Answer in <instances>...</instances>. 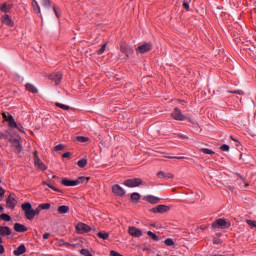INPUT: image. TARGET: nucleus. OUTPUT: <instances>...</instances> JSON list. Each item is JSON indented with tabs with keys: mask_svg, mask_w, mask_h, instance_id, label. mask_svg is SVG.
<instances>
[{
	"mask_svg": "<svg viewBox=\"0 0 256 256\" xmlns=\"http://www.w3.org/2000/svg\"><path fill=\"white\" fill-rule=\"evenodd\" d=\"M21 208H22V211H24L25 217L26 219H28V221H33V219H35V214H34L33 206H31V203L26 202L22 204Z\"/></svg>",
	"mask_w": 256,
	"mask_h": 256,
	"instance_id": "nucleus-1",
	"label": "nucleus"
},
{
	"mask_svg": "<svg viewBox=\"0 0 256 256\" xmlns=\"http://www.w3.org/2000/svg\"><path fill=\"white\" fill-rule=\"evenodd\" d=\"M83 181H85V177H80L77 180L62 179L61 183L65 187H77V185H80Z\"/></svg>",
	"mask_w": 256,
	"mask_h": 256,
	"instance_id": "nucleus-2",
	"label": "nucleus"
},
{
	"mask_svg": "<svg viewBox=\"0 0 256 256\" xmlns=\"http://www.w3.org/2000/svg\"><path fill=\"white\" fill-rule=\"evenodd\" d=\"M124 185L129 188L139 187V185H143V180L141 178L127 179Z\"/></svg>",
	"mask_w": 256,
	"mask_h": 256,
	"instance_id": "nucleus-3",
	"label": "nucleus"
},
{
	"mask_svg": "<svg viewBox=\"0 0 256 256\" xmlns=\"http://www.w3.org/2000/svg\"><path fill=\"white\" fill-rule=\"evenodd\" d=\"M34 165L36 169H39L40 171H47V165L41 161V158H39L37 152H34Z\"/></svg>",
	"mask_w": 256,
	"mask_h": 256,
	"instance_id": "nucleus-4",
	"label": "nucleus"
},
{
	"mask_svg": "<svg viewBox=\"0 0 256 256\" xmlns=\"http://www.w3.org/2000/svg\"><path fill=\"white\" fill-rule=\"evenodd\" d=\"M128 233L131 237H134V238H139L143 236V231H141V229L135 226H130L128 228Z\"/></svg>",
	"mask_w": 256,
	"mask_h": 256,
	"instance_id": "nucleus-5",
	"label": "nucleus"
},
{
	"mask_svg": "<svg viewBox=\"0 0 256 256\" xmlns=\"http://www.w3.org/2000/svg\"><path fill=\"white\" fill-rule=\"evenodd\" d=\"M76 230H77V233H80L81 235H83V233H89V231H91V227H89V225L83 222H79L76 225Z\"/></svg>",
	"mask_w": 256,
	"mask_h": 256,
	"instance_id": "nucleus-6",
	"label": "nucleus"
},
{
	"mask_svg": "<svg viewBox=\"0 0 256 256\" xmlns=\"http://www.w3.org/2000/svg\"><path fill=\"white\" fill-rule=\"evenodd\" d=\"M112 193L113 195H116V197H123V195H125V189L119 184H116L112 186Z\"/></svg>",
	"mask_w": 256,
	"mask_h": 256,
	"instance_id": "nucleus-7",
	"label": "nucleus"
},
{
	"mask_svg": "<svg viewBox=\"0 0 256 256\" xmlns=\"http://www.w3.org/2000/svg\"><path fill=\"white\" fill-rule=\"evenodd\" d=\"M172 117L176 121H185V119H187V117L183 115V113L181 112V110H179V108L174 109V112L172 113Z\"/></svg>",
	"mask_w": 256,
	"mask_h": 256,
	"instance_id": "nucleus-8",
	"label": "nucleus"
},
{
	"mask_svg": "<svg viewBox=\"0 0 256 256\" xmlns=\"http://www.w3.org/2000/svg\"><path fill=\"white\" fill-rule=\"evenodd\" d=\"M9 142L15 148L16 153H21V140H20V138H10Z\"/></svg>",
	"mask_w": 256,
	"mask_h": 256,
	"instance_id": "nucleus-9",
	"label": "nucleus"
},
{
	"mask_svg": "<svg viewBox=\"0 0 256 256\" xmlns=\"http://www.w3.org/2000/svg\"><path fill=\"white\" fill-rule=\"evenodd\" d=\"M151 49H153V45H151V43H145V44H142L140 45L138 48H137V53H148V51H151Z\"/></svg>",
	"mask_w": 256,
	"mask_h": 256,
	"instance_id": "nucleus-10",
	"label": "nucleus"
},
{
	"mask_svg": "<svg viewBox=\"0 0 256 256\" xmlns=\"http://www.w3.org/2000/svg\"><path fill=\"white\" fill-rule=\"evenodd\" d=\"M216 225H218V227H221V229H229V227H231V224L222 218L216 220V222L214 223V227H216Z\"/></svg>",
	"mask_w": 256,
	"mask_h": 256,
	"instance_id": "nucleus-11",
	"label": "nucleus"
},
{
	"mask_svg": "<svg viewBox=\"0 0 256 256\" xmlns=\"http://www.w3.org/2000/svg\"><path fill=\"white\" fill-rule=\"evenodd\" d=\"M152 213H167L169 211V206L167 205H158L155 208L150 210Z\"/></svg>",
	"mask_w": 256,
	"mask_h": 256,
	"instance_id": "nucleus-12",
	"label": "nucleus"
},
{
	"mask_svg": "<svg viewBox=\"0 0 256 256\" xmlns=\"http://www.w3.org/2000/svg\"><path fill=\"white\" fill-rule=\"evenodd\" d=\"M1 22H2V25H7V27H13V25H15L11 17H9V15L7 14L2 16Z\"/></svg>",
	"mask_w": 256,
	"mask_h": 256,
	"instance_id": "nucleus-13",
	"label": "nucleus"
},
{
	"mask_svg": "<svg viewBox=\"0 0 256 256\" xmlns=\"http://www.w3.org/2000/svg\"><path fill=\"white\" fill-rule=\"evenodd\" d=\"M6 205L9 209H15V205H17V200L15 199V197L10 195L6 200Z\"/></svg>",
	"mask_w": 256,
	"mask_h": 256,
	"instance_id": "nucleus-14",
	"label": "nucleus"
},
{
	"mask_svg": "<svg viewBox=\"0 0 256 256\" xmlns=\"http://www.w3.org/2000/svg\"><path fill=\"white\" fill-rule=\"evenodd\" d=\"M145 201H147V203H151V205H157L161 199L157 196L148 195L145 197Z\"/></svg>",
	"mask_w": 256,
	"mask_h": 256,
	"instance_id": "nucleus-15",
	"label": "nucleus"
},
{
	"mask_svg": "<svg viewBox=\"0 0 256 256\" xmlns=\"http://www.w3.org/2000/svg\"><path fill=\"white\" fill-rule=\"evenodd\" d=\"M27 252V248L25 244H21L16 250H14L13 254L16 256L23 255V253Z\"/></svg>",
	"mask_w": 256,
	"mask_h": 256,
	"instance_id": "nucleus-16",
	"label": "nucleus"
},
{
	"mask_svg": "<svg viewBox=\"0 0 256 256\" xmlns=\"http://www.w3.org/2000/svg\"><path fill=\"white\" fill-rule=\"evenodd\" d=\"M0 235H2V237H7V235H11V229L7 226H1Z\"/></svg>",
	"mask_w": 256,
	"mask_h": 256,
	"instance_id": "nucleus-17",
	"label": "nucleus"
},
{
	"mask_svg": "<svg viewBox=\"0 0 256 256\" xmlns=\"http://www.w3.org/2000/svg\"><path fill=\"white\" fill-rule=\"evenodd\" d=\"M157 177L159 179H173V174L171 173H165L163 171L157 173Z\"/></svg>",
	"mask_w": 256,
	"mask_h": 256,
	"instance_id": "nucleus-18",
	"label": "nucleus"
},
{
	"mask_svg": "<svg viewBox=\"0 0 256 256\" xmlns=\"http://www.w3.org/2000/svg\"><path fill=\"white\" fill-rule=\"evenodd\" d=\"M14 230L17 231V233H24V231H27V227L23 224L16 223L14 225Z\"/></svg>",
	"mask_w": 256,
	"mask_h": 256,
	"instance_id": "nucleus-19",
	"label": "nucleus"
},
{
	"mask_svg": "<svg viewBox=\"0 0 256 256\" xmlns=\"http://www.w3.org/2000/svg\"><path fill=\"white\" fill-rule=\"evenodd\" d=\"M121 51L122 53H124V55H126V57H129V55L133 53V48H131L130 46H122Z\"/></svg>",
	"mask_w": 256,
	"mask_h": 256,
	"instance_id": "nucleus-20",
	"label": "nucleus"
},
{
	"mask_svg": "<svg viewBox=\"0 0 256 256\" xmlns=\"http://www.w3.org/2000/svg\"><path fill=\"white\" fill-rule=\"evenodd\" d=\"M50 78L52 79V81H55V83H59V81L63 79V75L57 72V73L51 74Z\"/></svg>",
	"mask_w": 256,
	"mask_h": 256,
	"instance_id": "nucleus-21",
	"label": "nucleus"
},
{
	"mask_svg": "<svg viewBox=\"0 0 256 256\" xmlns=\"http://www.w3.org/2000/svg\"><path fill=\"white\" fill-rule=\"evenodd\" d=\"M32 7L35 11V13H37L38 15H41V6H39V2L36 0L32 1Z\"/></svg>",
	"mask_w": 256,
	"mask_h": 256,
	"instance_id": "nucleus-22",
	"label": "nucleus"
},
{
	"mask_svg": "<svg viewBox=\"0 0 256 256\" xmlns=\"http://www.w3.org/2000/svg\"><path fill=\"white\" fill-rule=\"evenodd\" d=\"M0 11H2V13H9V11H11V5L7 3L1 4Z\"/></svg>",
	"mask_w": 256,
	"mask_h": 256,
	"instance_id": "nucleus-23",
	"label": "nucleus"
},
{
	"mask_svg": "<svg viewBox=\"0 0 256 256\" xmlns=\"http://www.w3.org/2000/svg\"><path fill=\"white\" fill-rule=\"evenodd\" d=\"M58 213L60 215H65V214L69 213V206L63 205V206L58 207Z\"/></svg>",
	"mask_w": 256,
	"mask_h": 256,
	"instance_id": "nucleus-24",
	"label": "nucleus"
},
{
	"mask_svg": "<svg viewBox=\"0 0 256 256\" xmlns=\"http://www.w3.org/2000/svg\"><path fill=\"white\" fill-rule=\"evenodd\" d=\"M26 90L30 93H38L37 87H35L33 84H26Z\"/></svg>",
	"mask_w": 256,
	"mask_h": 256,
	"instance_id": "nucleus-25",
	"label": "nucleus"
},
{
	"mask_svg": "<svg viewBox=\"0 0 256 256\" xmlns=\"http://www.w3.org/2000/svg\"><path fill=\"white\" fill-rule=\"evenodd\" d=\"M9 127H12V129H17V122H15V119L13 118H8V121H7Z\"/></svg>",
	"mask_w": 256,
	"mask_h": 256,
	"instance_id": "nucleus-26",
	"label": "nucleus"
},
{
	"mask_svg": "<svg viewBox=\"0 0 256 256\" xmlns=\"http://www.w3.org/2000/svg\"><path fill=\"white\" fill-rule=\"evenodd\" d=\"M97 235H98L99 239H103L104 241L109 239L108 232H98Z\"/></svg>",
	"mask_w": 256,
	"mask_h": 256,
	"instance_id": "nucleus-27",
	"label": "nucleus"
},
{
	"mask_svg": "<svg viewBox=\"0 0 256 256\" xmlns=\"http://www.w3.org/2000/svg\"><path fill=\"white\" fill-rule=\"evenodd\" d=\"M78 167L83 169L84 167H87V159L83 158L77 162Z\"/></svg>",
	"mask_w": 256,
	"mask_h": 256,
	"instance_id": "nucleus-28",
	"label": "nucleus"
},
{
	"mask_svg": "<svg viewBox=\"0 0 256 256\" xmlns=\"http://www.w3.org/2000/svg\"><path fill=\"white\" fill-rule=\"evenodd\" d=\"M201 153H204L205 155H214L215 152L209 148H202L200 149Z\"/></svg>",
	"mask_w": 256,
	"mask_h": 256,
	"instance_id": "nucleus-29",
	"label": "nucleus"
},
{
	"mask_svg": "<svg viewBox=\"0 0 256 256\" xmlns=\"http://www.w3.org/2000/svg\"><path fill=\"white\" fill-rule=\"evenodd\" d=\"M76 140L78 141V143H87L89 141V137L78 136L76 137Z\"/></svg>",
	"mask_w": 256,
	"mask_h": 256,
	"instance_id": "nucleus-30",
	"label": "nucleus"
},
{
	"mask_svg": "<svg viewBox=\"0 0 256 256\" xmlns=\"http://www.w3.org/2000/svg\"><path fill=\"white\" fill-rule=\"evenodd\" d=\"M147 235H148L149 237H151V239H152L153 241H159V236H157V234H155L154 232L148 231V232H147Z\"/></svg>",
	"mask_w": 256,
	"mask_h": 256,
	"instance_id": "nucleus-31",
	"label": "nucleus"
},
{
	"mask_svg": "<svg viewBox=\"0 0 256 256\" xmlns=\"http://www.w3.org/2000/svg\"><path fill=\"white\" fill-rule=\"evenodd\" d=\"M0 219L2 221L9 222V221H11V216H9V214L3 213V214L0 215Z\"/></svg>",
	"mask_w": 256,
	"mask_h": 256,
	"instance_id": "nucleus-32",
	"label": "nucleus"
},
{
	"mask_svg": "<svg viewBox=\"0 0 256 256\" xmlns=\"http://www.w3.org/2000/svg\"><path fill=\"white\" fill-rule=\"evenodd\" d=\"M131 199L132 201H139V199H141V194L134 192L131 194Z\"/></svg>",
	"mask_w": 256,
	"mask_h": 256,
	"instance_id": "nucleus-33",
	"label": "nucleus"
},
{
	"mask_svg": "<svg viewBox=\"0 0 256 256\" xmlns=\"http://www.w3.org/2000/svg\"><path fill=\"white\" fill-rule=\"evenodd\" d=\"M164 243L167 247H173V245H175V241H173L172 238H167Z\"/></svg>",
	"mask_w": 256,
	"mask_h": 256,
	"instance_id": "nucleus-34",
	"label": "nucleus"
},
{
	"mask_svg": "<svg viewBox=\"0 0 256 256\" xmlns=\"http://www.w3.org/2000/svg\"><path fill=\"white\" fill-rule=\"evenodd\" d=\"M42 5H43V7H45V9H50L51 8V0H43Z\"/></svg>",
	"mask_w": 256,
	"mask_h": 256,
	"instance_id": "nucleus-35",
	"label": "nucleus"
},
{
	"mask_svg": "<svg viewBox=\"0 0 256 256\" xmlns=\"http://www.w3.org/2000/svg\"><path fill=\"white\" fill-rule=\"evenodd\" d=\"M56 107H59L60 109H63L64 111H69L70 107L65 104L56 103Z\"/></svg>",
	"mask_w": 256,
	"mask_h": 256,
	"instance_id": "nucleus-36",
	"label": "nucleus"
},
{
	"mask_svg": "<svg viewBox=\"0 0 256 256\" xmlns=\"http://www.w3.org/2000/svg\"><path fill=\"white\" fill-rule=\"evenodd\" d=\"M40 209H42V211L49 210V209H51V204H49V203L40 204Z\"/></svg>",
	"mask_w": 256,
	"mask_h": 256,
	"instance_id": "nucleus-37",
	"label": "nucleus"
},
{
	"mask_svg": "<svg viewBox=\"0 0 256 256\" xmlns=\"http://www.w3.org/2000/svg\"><path fill=\"white\" fill-rule=\"evenodd\" d=\"M81 255L84 256H93V254H91V252L88 249H82L80 250Z\"/></svg>",
	"mask_w": 256,
	"mask_h": 256,
	"instance_id": "nucleus-38",
	"label": "nucleus"
},
{
	"mask_svg": "<svg viewBox=\"0 0 256 256\" xmlns=\"http://www.w3.org/2000/svg\"><path fill=\"white\" fill-rule=\"evenodd\" d=\"M246 223L249 225V227H256V221L255 220H246Z\"/></svg>",
	"mask_w": 256,
	"mask_h": 256,
	"instance_id": "nucleus-39",
	"label": "nucleus"
},
{
	"mask_svg": "<svg viewBox=\"0 0 256 256\" xmlns=\"http://www.w3.org/2000/svg\"><path fill=\"white\" fill-rule=\"evenodd\" d=\"M107 48V44H104L101 49L98 50V55H103L105 53V49Z\"/></svg>",
	"mask_w": 256,
	"mask_h": 256,
	"instance_id": "nucleus-40",
	"label": "nucleus"
},
{
	"mask_svg": "<svg viewBox=\"0 0 256 256\" xmlns=\"http://www.w3.org/2000/svg\"><path fill=\"white\" fill-rule=\"evenodd\" d=\"M41 211H43V209L41 208V206L39 205L35 210H34V217L36 215H39V213H41Z\"/></svg>",
	"mask_w": 256,
	"mask_h": 256,
	"instance_id": "nucleus-41",
	"label": "nucleus"
},
{
	"mask_svg": "<svg viewBox=\"0 0 256 256\" xmlns=\"http://www.w3.org/2000/svg\"><path fill=\"white\" fill-rule=\"evenodd\" d=\"M43 185H47V187H49L50 189H53V191H59V189H57L56 187L52 186L51 184H49L47 182H43Z\"/></svg>",
	"mask_w": 256,
	"mask_h": 256,
	"instance_id": "nucleus-42",
	"label": "nucleus"
},
{
	"mask_svg": "<svg viewBox=\"0 0 256 256\" xmlns=\"http://www.w3.org/2000/svg\"><path fill=\"white\" fill-rule=\"evenodd\" d=\"M3 197H5V190L0 187V201H3Z\"/></svg>",
	"mask_w": 256,
	"mask_h": 256,
	"instance_id": "nucleus-43",
	"label": "nucleus"
},
{
	"mask_svg": "<svg viewBox=\"0 0 256 256\" xmlns=\"http://www.w3.org/2000/svg\"><path fill=\"white\" fill-rule=\"evenodd\" d=\"M3 117H4L5 121H9V119L12 118L13 116L9 113H3Z\"/></svg>",
	"mask_w": 256,
	"mask_h": 256,
	"instance_id": "nucleus-44",
	"label": "nucleus"
},
{
	"mask_svg": "<svg viewBox=\"0 0 256 256\" xmlns=\"http://www.w3.org/2000/svg\"><path fill=\"white\" fill-rule=\"evenodd\" d=\"M220 149H221L222 151H229L231 148L229 147V145L224 144V145H222V146L220 147Z\"/></svg>",
	"mask_w": 256,
	"mask_h": 256,
	"instance_id": "nucleus-45",
	"label": "nucleus"
},
{
	"mask_svg": "<svg viewBox=\"0 0 256 256\" xmlns=\"http://www.w3.org/2000/svg\"><path fill=\"white\" fill-rule=\"evenodd\" d=\"M53 11H54L56 17H58V18L61 17V12H59V10H58L57 8L54 7V8H53Z\"/></svg>",
	"mask_w": 256,
	"mask_h": 256,
	"instance_id": "nucleus-46",
	"label": "nucleus"
},
{
	"mask_svg": "<svg viewBox=\"0 0 256 256\" xmlns=\"http://www.w3.org/2000/svg\"><path fill=\"white\" fill-rule=\"evenodd\" d=\"M110 256H123V255H121L119 252H117V251H114V250H112L111 252H110Z\"/></svg>",
	"mask_w": 256,
	"mask_h": 256,
	"instance_id": "nucleus-47",
	"label": "nucleus"
},
{
	"mask_svg": "<svg viewBox=\"0 0 256 256\" xmlns=\"http://www.w3.org/2000/svg\"><path fill=\"white\" fill-rule=\"evenodd\" d=\"M183 7H184V9H186L187 11H189V2L184 1V2H183Z\"/></svg>",
	"mask_w": 256,
	"mask_h": 256,
	"instance_id": "nucleus-48",
	"label": "nucleus"
},
{
	"mask_svg": "<svg viewBox=\"0 0 256 256\" xmlns=\"http://www.w3.org/2000/svg\"><path fill=\"white\" fill-rule=\"evenodd\" d=\"M63 149V144H59L55 147V151H62Z\"/></svg>",
	"mask_w": 256,
	"mask_h": 256,
	"instance_id": "nucleus-49",
	"label": "nucleus"
},
{
	"mask_svg": "<svg viewBox=\"0 0 256 256\" xmlns=\"http://www.w3.org/2000/svg\"><path fill=\"white\" fill-rule=\"evenodd\" d=\"M62 157H63L64 159H67V157H71V153H70V152H65V153L62 155Z\"/></svg>",
	"mask_w": 256,
	"mask_h": 256,
	"instance_id": "nucleus-50",
	"label": "nucleus"
},
{
	"mask_svg": "<svg viewBox=\"0 0 256 256\" xmlns=\"http://www.w3.org/2000/svg\"><path fill=\"white\" fill-rule=\"evenodd\" d=\"M58 245H59V247H63V245H67V243L63 240H59Z\"/></svg>",
	"mask_w": 256,
	"mask_h": 256,
	"instance_id": "nucleus-51",
	"label": "nucleus"
},
{
	"mask_svg": "<svg viewBox=\"0 0 256 256\" xmlns=\"http://www.w3.org/2000/svg\"><path fill=\"white\" fill-rule=\"evenodd\" d=\"M169 159H185V157H183V156H179V157H177V156H169Z\"/></svg>",
	"mask_w": 256,
	"mask_h": 256,
	"instance_id": "nucleus-52",
	"label": "nucleus"
},
{
	"mask_svg": "<svg viewBox=\"0 0 256 256\" xmlns=\"http://www.w3.org/2000/svg\"><path fill=\"white\" fill-rule=\"evenodd\" d=\"M5 253V247L3 245H0V255H3Z\"/></svg>",
	"mask_w": 256,
	"mask_h": 256,
	"instance_id": "nucleus-53",
	"label": "nucleus"
},
{
	"mask_svg": "<svg viewBox=\"0 0 256 256\" xmlns=\"http://www.w3.org/2000/svg\"><path fill=\"white\" fill-rule=\"evenodd\" d=\"M233 93H235L236 95H243V91L241 90H235L233 91Z\"/></svg>",
	"mask_w": 256,
	"mask_h": 256,
	"instance_id": "nucleus-54",
	"label": "nucleus"
},
{
	"mask_svg": "<svg viewBox=\"0 0 256 256\" xmlns=\"http://www.w3.org/2000/svg\"><path fill=\"white\" fill-rule=\"evenodd\" d=\"M49 237H51V234H49V233H45L43 235V239H49Z\"/></svg>",
	"mask_w": 256,
	"mask_h": 256,
	"instance_id": "nucleus-55",
	"label": "nucleus"
},
{
	"mask_svg": "<svg viewBox=\"0 0 256 256\" xmlns=\"http://www.w3.org/2000/svg\"><path fill=\"white\" fill-rule=\"evenodd\" d=\"M16 129H18L21 133H25V130H23V127H18V126H17Z\"/></svg>",
	"mask_w": 256,
	"mask_h": 256,
	"instance_id": "nucleus-56",
	"label": "nucleus"
},
{
	"mask_svg": "<svg viewBox=\"0 0 256 256\" xmlns=\"http://www.w3.org/2000/svg\"><path fill=\"white\" fill-rule=\"evenodd\" d=\"M52 179H57V176L56 175H52Z\"/></svg>",
	"mask_w": 256,
	"mask_h": 256,
	"instance_id": "nucleus-57",
	"label": "nucleus"
},
{
	"mask_svg": "<svg viewBox=\"0 0 256 256\" xmlns=\"http://www.w3.org/2000/svg\"><path fill=\"white\" fill-rule=\"evenodd\" d=\"M0 243H3V238L0 236Z\"/></svg>",
	"mask_w": 256,
	"mask_h": 256,
	"instance_id": "nucleus-58",
	"label": "nucleus"
},
{
	"mask_svg": "<svg viewBox=\"0 0 256 256\" xmlns=\"http://www.w3.org/2000/svg\"><path fill=\"white\" fill-rule=\"evenodd\" d=\"M0 211H4V208L2 206H0Z\"/></svg>",
	"mask_w": 256,
	"mask_h": 256,
	"instance_id": "nucleus-59",
	"label": "nucleus"
},
{
	"mask_svg": "<svg viewBox=\"0 0 256 256\" xmlns=\"http://www.w3.org/2000/svg\"><path fill=\"white\" fill-rule=\"evenodd\" d=\"M245 187H249V184H248V183H245Z\"/></svg>",
	"mask_w": 256,
	"mask_h": 256,
	"instance_id": "nucleus-60",
	"label": "nucleus"
},
{
	"mask_svg": "<svg viewBox=\"0 0 256 256\" xmlns=\"http://www.w3.org/2000/svg\"><path fill=\"white\" fill-rule=\"evenodd\" d=\"M231 140H232V141H235V139H233V136H231Z\"/></svg>",
	"mask_w": 256,
	"mask_h": 256,
	"instance_id": "nucleus-61",
	"label": "nucleus"
},
{
	"mask_svg": "<svg viewBox=\"0 0 256 256\" xmlns=\"http://www.w3.org/2000/svg\"><path fill=\"white\" fill-rule=\"evenodd\" d=\"M0 183H1V180H0Z\"/></svg>",
	"mask_w": 256,
	"mask_h": 256,
	"instance_id": "nucleus-62",
	"label": "nucleus"
}]
</instances>
